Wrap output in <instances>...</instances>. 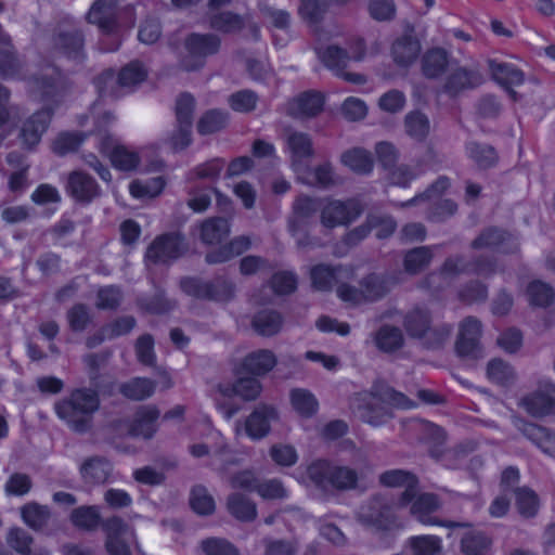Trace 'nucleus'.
<instances>
[{"label": "nucleus", "mask_w": 555, "mask_h": 555, "mask_svg": "<svg viewBox=\"0 0 555 555\" xmlns=\"http://www.w3.org/2000/svg\"><path fill=\"white\" fill-rule=\"evenodd\" d=\"M66 88V79L56 66L48 64L37 72V137L48 129Z\"/></svg>", "instance_id": "nucleus-1"}, {"label": "nucleus", "mask_w": 555, "mask_h": 555, "mask_svg": "<svg viewBox=\"0 0 555 555\" xmlns=\"http://www.w3.org/2000/svg\"><path fill=\"white\" fill-rule=\"evenodd\" d=\"M431 312L422 306H415L404 317L402 325L411 338L420 339L427 349H440L449 340L453 326L441 323L433 326Z\"/></svg>", "instance_id": "nucleus-2"}, {"label": "nucleus", "mask_w": 555, "mask_h": 555, "mask_svg": "<svg viewBox=\"0 0 555 555\" xmlns=\"http://www.w3.org/2000/svg\"><path fill=\"white\" fill-rule=\"evenodd\" d=\"M98 392L92 389H76L70 398L55 405L57 415L77 433L90 428L91 415L99 409Z\"/></svg>", "instance_id": "nucleus-3"}, {"label": "nucleus", "mask_w": 555, "mask_h": 555, "mask_svg": "<svg viewBox=\"0 0 555 555\" xmlns=\"http://www.w3.org/2000/svg\"><path fill=\"white\" fill-rule=\"evenodd\" d=\"M312 482L325 491H350L358 487L359 473L349 466L337 465L327 461H317L308 467Z\"/></svg>", "instance_id": "nucleus-4"}, {"label": "nucleus", "mask_w": 555, "mask_h": 555, "mask_svg": "<svg viewBox=\"0 0 555 555\" xmlns=\"http://www.w3.org/2000/svg\"><path fill=\"white\" fill-rule=\"evenodd\" d=\"M146 77L145 66L139 61H132L120 69L117 78L114 70L108 69L100 75L94 83L101 96L118 98L122 94V90L132 91Z\"/></svg>", "instance_id": "nucleus-5"}, {"label": "nucleus", "mask_w": 555, "mask_h": 555, "mask_svg": "<svg viewBox=\"0 0 555 555\" xmlns=\"http://www.w3.org/2000/svg\"><path fill=\"white\" fill-rule=\"evenodd\" d=\"M182 291L194 298L225 302L234 297V284L224 278L203 281L197 278H184L180 282Z\"/></svg>", "instance_id": "nucleus-6"}, {"label": "nucleus", "mask_w": 555, "mask_h": 555, "mask_svg": "<svg viewBox=\"0 0 555 555\" xmlns=\"http://www.w3.org/2000/svg\"><path fill=\"white\" fill-rule=\"evenodd\" d=\"M221 46L220 38L215 34L192 33L184 40L186 54L181 60L185 70H195L202 67L206 57L216 54Z\"/></svg>", "instance_id": "nucleus-7"}, {"label": "nucleus", "mask_w": 555, "mask_h": 555, "mask_svg": "<svg viewBox=\"0 0 555 555\" xmlns=\"http://www.w3.org/2000/svg\"><path fill=\"white\" fill-rule=\"evenodd\" d=\"M408 506H410L411 516L423 525H436L450 529L472 527V524L468 521L439 520L436 516H433V514L440 507L439 498L434 493L417 494L416 490L415 496L411 500Z\"/></svg>", "instance_id": "nucleus-8"}, {"label": "nucleus", "mask_w": 555, "mask_h": 555, "mask_svg": "<svg viewBox=\"0 0 555 555\" xmlns=\"http://www.w3.org/2000/svg\"><path fill=\"white\" fill-rule=\"evenodd\" d=\"M362 210L360 202L354 198L347 201L328 199L326 204H322L320 221L326 229L347 225L359 218Z\"/></svg>", "instance_id": "nucleus-9"}, {"label": "nucleus", "mask_w": 555, "mask_h": 555, "mask_svg": "<svg viewBox=\"0 0 555 555\" xmlns=\"http://www.w3.org/2000/svg\"><path fill=\"white\" fill-rule=\"evenodd\" d=\"M186 250L184 237L171 232L157 236L149 246L145 258L152 263H167L180 258Z\"/></svg>", "instance_id": "nucleus-10"}, {"label": "nucleus", "mask_w": 555, "mask_h": 555, "mask_svg": "<svg viewBox=\"0 0 555 555\" xmlns=\"http://www.w3.org/2000/svg\"><path fill=\"white\" fill-rule=\"evenodd\" d=\"M485 82L483 75L476 67H452L442 85V91L450 98H455L466 91L474 90Z\"/></svg>", "instance_id": "nucleus-11"}, {"label": "nucleus", "mask_w": 555, "mask_h": 555, "mask_svg": "<svg viewBox=\"0 0 555 555\" xmlns=\"http://www.w3.org/2000/svg\"><path fill=\"white\" fill-rule=\"evenodd\" d=\"M482 324L475 317L465 318L459 326L455 350L460 357L477 359L481 357L480 337Z\"/></svg>", "instance_id": "nucleus-12"}, {"label": "nucleus", "mask_w": 555, "mask_h": 555, "mask_svg": "<svg viewBox=\"0 0 555 555\" xmlns=\"http://www.w3.org/2000/svg\"><path fill=\"white\" fill-rule=\"evenodd\" d=\"M286 149L291 164L297 175L307 171V165L314 156L313 143L310 134L300 131H291L286 135Z\"/></svg>", "instance_id": "nucleus-13"}, {"label": "nucleus", "mask_w": 555, "mask_h": 555, "mask_svg": "<svg viewBox=\"0 0 555 555\" xmlns=\"http://www.w3.org/2000/svg\"><path fill=\"white\" fill-rule=\"evenodd\" d=\"M522 406L534 417L555 413V384L541 380L538 388L522 399Z\"/></svg>", "instance_id": "nucleus-14"}, {"label": "nucleus", "mask_w": 555, "mask_h": 555, "mask_svg": "<svg viewBox=\"0 0 555 555\" xmlns=\"http://www.w3.org/2000/svg\"><path fill=\"white\" fill-rule=\"evenodd\" d=\"M496 261L490 257H478L474 261H466L463 257L448 258L443 264L441 275H455L473 273L489 278L496 272Z\"/></svg>", "instance_id": "nucleus-15"}, {"label": "nucleus", "mask_w": 555, "mask_h": 555, "mask_svg": "<svg viewBox=\"0 0 555 555\" xmlns=\"http://www.w3.org/2000/svg\"><path fill=\"white\" fill-rule=\"evenodd\" d=\"M474 249H491L503 254L517 251V240L508 232L499 228L485 229L473 242Z\"/></svg>", "instance_id": "nucleus-16"}, {"label": "nucleus", "mask_w": 555, "mask_h": 555, "mask_svg": "<svg viewBox=\"0 0 555 555\" xmlns=\"http://www.w3.org/2000/svg\"><path fill=\"white\" fill-rule=\"evenodd\" d=\"M312 285L318 291H330L333 285H337L341 281L352 280L354 270L346 266H328L320 263L314 266L310 271Z\"/></svg>", "instance_id": "nucleus-17"}, {"label": "nucleus", "mask_w": 555, "mask_h": 555, "mask_svg": "<svg viewBox=\"0 0 555 555\" xmlns=\"http://www.w3.org/2000/svg\"><path fill=\"white\" fill-rule=\"evenodd\" d=\"M379 482L385 487L404 488L397 501L398 507H406L415 496L418 479L412 473L404 469H390L379 476Z\"/></svg>", "instance_id": "nucleus-18"}, {"label": "nucleus", "mask_w": 555, "mask_h": 555, "mask_svg": "<svg viewBox=\"0 0 555 555\" xmlns=\"http://www.w3.org/2000/svg\"><path fill=\"white\" fill-rule=\"evenodd\" d=\"M66 191L76 202L81 204H89L101 194L96 181L83 171L69 173Z\"/></svg>", "instance_id": "nucleus-19"}, {"label": "nucleus", "mask_w": 555, "mask_h": 555, "mask_svg": "<svg viewBox=\"0 0 555 555\" xmlns=\"http://www.w3.org/2000/svg\"><path fill=\"white\" fill-rule=\"evenodd\" d=\"M118 1L95 0L88 12V21L96 25L104 34L111 35L117 30Z\"/></svg>", "instance_id": "nucleus-20"}, {"label": "nucleus", "mask_w": 555, "mask_h": 555, "mask_svg": "<svg viewBox=\"0 0 555 555\" xmlns=\"http://www.w3.org/2000/svg\"><path fill=\"white\" fill-rule=\"evenodd\" d=\"M278 418L272 405L259 404L245 421L246 435L253 440L264 438L271 429V422Z\"/></svg>", "instance_id": "nucleus-21"}, {"label": "nucleus", "mask_w": 555, "mask_h": 555, "mask_svg": "<svg viewBox=\"0 0 555 555\" xmlns=\"http://www.w3.org/2000/svg\"><path fill=\"white\" fill-rule=\"evenodd\" d=\"M259 11L269 28L282 31L286 38L279 40L274 35L275 46L284 47L292 38V15L288 11L271 7L267 3L260 2L258 4Z\"/></svg>", "instance_id": "nucleus-22"}, {"label": "nucleus", "mask_w": 555, "mask_h": 555, "mask_svg": "<svg viewBox=\"0 0 555 555\" xmlns=\"http://www.w3.org/2000/svg\"><path fill=\"white\" fill-rule=\"evenodd\" d=\"M7 163L13 169L8 180L10 192L14 194L23 193L30 185L28 179L31 167L30 162L24 154L13 151L8 154Z\"/></svg>", "instance_id": "nucleus-23"}, {"label": "nucleus", "mask_w": 555, "mask_h": 555, "mask_svg": "<svg viewBox=\"0 0 555 555\" xmlns=\"http://www.w3.org/2000/svg\"><path fill=\"white\" fill-rule=\"evenodd\" d=\"M489 67L493 79L503 88H505L509 96L518 100V93L513 89L514 86H520L525 81L524 73L515 65L509 63H499L490 61Z\"/></svg>", "instance_id": "nucleus-24"}, {"label": "nucleus", "mask_w": 555, "mask_h": 555, "mask_svg": "<svg viewBox=\"0 0 555 555\" xmlns=\"http://www.w3.org/2000/svg\"><path fill=\"white\" fill-rule=\"evenodd\" d=\"M415 429L418 433L420 440L429 447V454L436 460H440L443 455V444L446 442V431L442 427L428 422H415Z\"/></svg>", "instance_id": "nucleus-25"}, {"label": "nucleus", "mask_w": 555, "mask_h": 555, "mask_svg": "<svg viewBox=\"0 0 555 555\" xmlns=\"http://www.w3.org/2000/svg\"><path fill=\"white\" fill-rule=\"evenodd\" d=\"M83 35L76 28L60 29L53 37L54 48L69 59L79 60L83 55Z\"/></svg>", "instance_id": "nucleus-26"}, {"label": "nucleus", "mask_w": 555, "mask_h": 555, "mask_svg": "<svg viewBox=\"0 0 555 555\" xmlns=\"http://www.w3.org/2000/svg\"><path fill=\"white\" fill-rule=\"evenodd\" d=\"M323 104L324 99L321 93L307 91L289 104L288 111L296 118H310L322 111Z\"/></svg>", "instance_id": "nucleus-27"}, {"label": "nucleus", "mask_w": 555, "mask_h": 555, "mask_svg": "<svg viewBox=\"0 0 555 555\" xmlns=\"http://www.w3.org/2000/svg\"><path fill=\"white\" fill-rule=\"evenodd\" d=\"M441 548L442 540L438 535H413L404 542L402 555H437Z\"/></svg>", "instance_id": "nucleus-28"}, {"label": "nucleus", "mask_w": 555, "mask_h": 555, "mask_svg": "<svg viewBox=\"0 0 555 555\" xmlns=\"http://www.w3.org/2000/svg\"><path fill=\"white\" fill-rule=\"evenodd\" d=\"M391 52L398 65L409 66L418 57L421 43L416 37L404 35L393 42Z\"/></svg>", "instance_id": "nucleus-29"}, {"label": "nucleus", "mask_w": 555, "mask_h": 555, "mask_svg": "<svg viewBox=\"0 0 555 555\" xmlns=\"http://www.w3.org/2000/svg\"><path fill=\"white\" fill-rule=\"evenodd\" d=\"M158 417L159 411L156 408L147 406L140 410L129 427L130 435L150 439L156 431Z\"/></svg>", "instance_id": "nucleus-30"}, {"label": "nucleus", "mask_w": 555, "mask_h": 555, "mask_svg": "<svg viewBox=\"0 0 555 555\" xmlns=\"http://www.w3.org/2000/svg\"><path fill=\"white\" fill-rule=\"evenodd\" d=\"M112 473V464L101 456L86 460L80 466V474L85 482L99 485L107 480Z\"/></svg>", "instance_id": "nucleus-31"}, {"label": "nucleus", "mask_w": 555, "mask_h": 555, "mask_svg": "<svg viewBox=\"0 0 555 555\" xmlns=\"http://www.w3.org/2000/svg\"><path fill=\"white\" fill-rule=\"evenodd\" d=\"M227 509L235 519L249 522L257 517L256 503L247 495L234 492L227 499Z\"/></svg>", "instance_id": "nucleus-32"}, {"label": "nucleus", "mask_w": 555, "mask_h": 555, "mask_svg": "<svg viewBox=\"0 0 555 555\" xmlns=\"http://www.w3.org/2000/svg\"><path fill=\"white\" fill-rule=\"evenodd\" d=\"M275 364L274 353L268 349H260L247 354L243 360L242 367L246 373L260 376L270 372Z\"/></svg>", "instance_id": "nucleus-33"}, {"label": "nucleus", "mask_w": 555, "mask_h": 555, "mask_svg": "<svg viewBox=\"0 0 555 555\" xmlns=\"http://www.w3.org/2000/svg\"><path fill=\"white\" fill-rule=\"evenodd\" d=\"M156 389V382L146 377H133L119 385V392L127 399L143 401L152 397Z\"/></svg>", "instance_id": "nucleus-34"}, {"label": "nucleus", "mask_w": 555, "mask_h": 555, "mask_svg": "<svg viewBox=\"0 0 555 555\" xmlns=\"http://www.w3.org/2000/svg\"><path fill=\"white\" fill-rule=\"evenodd\" d=\"M297 177L302 183L320 189H328L336 184L333 168L328 163L314 168H310L309 165H307V171L297 175Z\"/></svg>", "instance_id": "nucleus-35"}, {"label": "nucleus", "mask_w": 555, "mask_h": 555, "mask_svg": "<svg viewBox=\"0 0 555 555\" xmlns=\"http://www.w3.org/2000/svg\"><path fill=\"white\" fill-rule=\"evenodd\" d=\"M230 234L229 221L221 217L208 218L201 224L199 236L204 244L221 243Z\"/></svg>", "instance_id": "nucleus-36"}, {"label": "nucleus", "mask_w": 555, "mask_h": 555, "mask_svg": "<svg viewBox=\"0 0 555 555\" xmlns=\"http://www.w3.org/2000/svg\"><path fill=\"white\" fill-rule=\"evenodd\" d=\"M283 318L275 310H261L253 318L251 325L256 333L261 336H273L282 327Z\"/></svg>", "instance_id": "nucleus-37"}, {"label": "nucleus", "mask_w": 555, "mask_h": 555, "mask_svg": "<svg viewBox=\"0 0 555 555\" xmlns=\"http://www.w3.org/2000/svg\"><path fill=\"white\" fill-rule=\"evenodd\" d=\"M321 198L301 194L293 203V218L289 222H296V225H302L319 210L321 211Z\"/></svg>", "instance_id": "nucleus-38"}, {"label": "nucleus", "mask_w": 555, "mask_h": 555, "mask_svg": "<svg viewBox=\"0 0 555 555\" xmlns=\"http://www.w3.org/2000/svg\"><path fill=\"white\" fill-rule=\"evenodd\" d=\"M465 151L469 159L480 169L493 167L498 162V154L493 146L476 141L467 142Z\"/></svg>", "instance_id": "nucleus-39"}, {"label": "nucleus", "mask_w": 555, "mask_h": 555, "mask_svg": "<svg viewBox=\"0 0 555 555\" xmlns=\"http://www.w3.org/2000/svg\"><path fill=\"white\" fill-rule=\"evenodd\" d=\"M376 347L384 352H393L403 346L401 330L391 325H383L374 336Z\"/></svg>", "instance_id": "nucleus-40"}, {"label": "nucleus", "mask_w": 555, "mask_h": 555, "mask_svg": "<svg viewBox=\"0 0 555 555\" xmlns=\"http://www.w3.org/2000/svg\"><path fill=\"white\" fill-rule=\"evenodd\" d=\"M448 66V54L443 49L427 51L422 59V70L427 78L439 77Z\"/></svg>", "instance_id": "nucleus-41"}, {"label": "nucleus", "mask_w": 555, "mask_h": 555, "mask_svg": "<svg viewBox=\"0 0 555 555\" xmlns=\"http://www.w3.org/2000/svg\"><path fill=\"white\" fill-rule=\"evenodd\" d=\"M318 55L322 63L336 75H340L341 70L345 69L351 59L346 50L337 46H327L325 49H318Z\"/></svg>", "instance_id": "nucleus-42"}, {"label": "nucleus", "mask_w": 555, "mask_h": 555, "mask_svg": "<svg viewBox=\"0 0 555 555\" xmlns=\"http://www.w3.org/2000/svg\"><path fill=\"white\" fill-rule=\"evenodd\" d=\"M340 159L345 166L357 173H370L373 169V159L371 154L360 147L346 151L341 155Z\"/></svg>", "instance_id": "nucleus-43"}, {"label": "nucleus", "mask_w": 555, "mask_h": 555, "mask_svg": "<svg viewBox=\"0 0 555 555\" xmlns=\"http://www.w3.org/2000/svg\"><path fill=\"white\" fill-rule=\"evenodd\" d=\"M360 286L364 302L377 301L389 292L386 280L376 273L364 276L360 281Z\"/></svg>", "instance_id": "nucleus-44"}, {"label": "nucleus", "mask_w": 555, "mask_h": 555, "mask_svg": "<svg viewBox=\"0 0 555 555\" xmlns=\"http://www.w3.org/2000/svg\"><path fill=\"white\" fill-rule=\"evenodd\" d=\"M102 150L105 153H109L112 164L117 169L129 171L135 169L139 165V155L135 152L128 150L126 146L116 145L111 149L103 144Z\"/></svg>", "instance_id": "nucleus-45"}, {"label": "nucleus", "mask_w": 555, "mask_h": 555, "mask_svg": "<svg viewBox=\"0 0 555 555\" xmlns=\"http://www.w3.org/2000/svg\"><path fill=\"white\" fill-rule=\"evenodd\" d=\"M209 24L215 30L231 34L240 31L245 26V21L240 14L224 11L212 14L209 17Z\"/></svg>", "instance_id": "nucleus-46"}, {"label": "nucleus", "mask_w": 555, "mask_h": 555, "mask_svg": "<svg viewBox=\"0 0 555 555\" xmlns=\"http://www.w3.org/2000/svg\"><path fill=\"white\" fill-rule=\"evenodd\" d=\"M165 188L163 177H154L146 180H135L129 185L130 194L135 198H153L162 193Z\"/></svg>", "instance_id": "nucleus-47"}, {"label": "nucleus", "mask_w": 555, "mask_h": 555, "mask_svg": "<svg viewBox=\"0 0 555 555\" xmlns=\"http://www.w3.org/2000/svg\"><path fill=\"white\" fill-rule=\"evenodd\" d=\"M404 127L411 138L416 141H423L429 133L430 124L425 114L414 111L405 116Z\"/></svg>", "instance_id": "nucleus-48"}, {"label": "nucleus", "mask_w": 555, "mask_h": 555, "mask_svg": "<svg viewBox=\"0 0 555 555\" xmlns=\"http://www.w3.org/2000/svg\"><path fill=\"white\" fill-rule=\"evenodd\" d=\"M73 524L83 530H94L101 524V515L96 506H80L72 512Z\"/></svg>", "instance_id": "nucleus-49"}, {"label": "nucleus", "mask_w": 555, "mask_h": 555, "mask_svg": "<svg viewBox=\"0 0 555 555\" xmlns=\"http://www.w3.org/2000/svg\"><path fill=\"white\" fill-rule=\"evenodd\" d=\"M489 546L490 540L481 531L469 530L461 539V550L466 555H483Z\"/></svg>", "instance_id": "nucleus-50"}, {"label": "nucleus", "mask_w": 555, "mask_h": 555, "mask_svg": "<svg viewBox=\"0 0 555 555\" xmlns=\"http://www.w3.org/2000/svg\"><path fill=\"white\" fill-rule=\"evenodd\" d=\"M229 115L220 109L206 112L197 122V131L203 134H211L223 129L228 124Z\"/></svg>", "instance_id": "nucleus-51"}, {"label": "nucleus", "mask_w": 555, "mask_h": 555, "mask_svg": "<svg viewBox=\"0 0 555 555\" xmlns=\"http://www.w3.org/2000/svg\"><path fill=\"white\" fill-rule=\"evenodd\" d=\"M292 405L301 416L310 417L318 410V401L309 390L297 388L291 392Z\"/></svg>", "instance_id": "nucleus-52"}, {"label": "nucleus", "mask_w": 555, "mask_h": 555, "mask_svg": "<svg viewBox=\"0 0 555 555\" xmlns=\"http://www.w3.org/2000/svg\"><path fill=\"white\" fill-rule=\"evenodd\" d=\"M83 132H62L52 143V150L55 154L64 156L78 150L86 139Z\"/></svg>", "instance_id": "nucleus-53"}, {"label": "nucleus", "mask_w": 555, "mask_h": 555, "mask_svg": "<svg viewBox=\"0 0 555 555\" xmlns=\"http://www.w3.org/2000/svg\"><path fill=\"white\" fill-rule=\"evenodd\" d=\"M433 258L431 248L422 246L411 249L405 254L404 268L409 273H417L427 267Z\"/></svg>", "instance_id": "nucleus-54"}, {"label": "nucleus", "mask_w": 555, "mask_h": 555, "mask_svg": "<svg viewBox=\"0 0 555 555\" xmlns=\"http://www.w3.org/2000/svg\"><path fill=\"white\" fill-rule=\"evenodd\" d=\"M190 504L193 511L199 515H210L215 511L214 498L203 486H195L192 489Z\"/></svg>", "instance_id": "nucleus-55"}, {"label": "nucleus", "mask_w": 555, "mask_h": 555, "mask_svg": "<svg viewBox=\"0 0 555 555\" xmlns=\"http://www.w3.org/2000/svg\"><path fill=\"white\" fill-rule=\"evenodd\" d=\"M527 293L530 304L538 307H547L554 299V289L551 285L533 281L528 285Z\"/></svg>", "instance_id": "nucleus-56"}, {"label": "nucleus", "mask_w": 555, "mask_h": 555, "mask_svg": "<svg viewBox=\"0 0 555 555\" xmlns=\"http://www.w3.org/2000/svg\"><path fill=\"white\" fill-rule=\"evenodd\" d=\"M515 494L516 505L520 515L526 518L533 517L539 508L538 495L528 488H517Z\"/></svg>", "instance_id": "nucleus-57"}, {"label": "nucleus", "mask_w": 555, "mask_h": 555, "mask_svg": "<svg viewBox=\"0 0 555 555\" xmlns=\"http://www.w3.org/2000/svg\"><path fill=\"white\" fill-rule=\"evenodd\" d=\"M487 375L490 380L502 386L511 384L514 379L512 366L500 359H493L488 363Z\"/></svg>", "instance_id": "nucleus-58"}, {"label": "nucleus", "mask_w": 555, "mask_h": 555, "mask_svg": "<svg viewBox=\"0 0 555 555\" xmlns=\"http://www.w3.org/2000/svg\"><path fill=\"white\" fill-rule=\"evenodd\" d=\"M257 102V93L248 89L234 92L228 99L230 107L238 113H249L254 111Z\"/></svg>", "instance_id": "nucleus-59"}, {"label": "nucleus", "mask_w": 555, "mask_h": 555, "mask_svg": "<svg viewBox=\"0 0 555 555\" xmlns=\"http://www.w3.org/2000/svg\"><path fill=\"white\" fill-rule=\"evenodd\" d=\"M192 127L176 122L173 130L167 135L166 141L175 152L185 150L192 143Z\"/></svg>", "instance_id": "nucleus-60"}, {"label": "nucleus", "mask_w": 555, "mask_h": 555, "mask_svg": "<svg viewBox=\"0 0 555 555\" xmlns=\"http://www.w3.org/2000/svg\"><path fill=\"white\" fill-rule=\"evenodd\" d=\"M201 548L205 555H240L238 550L231 542L220 538L203 540Z\"/></svg>", "instance_id": "nucleus-61"}, {"label": "nucleus", "mask_w": 555, "mask_h": 555, "mask_svg": "<svg viewBox=\"0 0 555 555\" xmlns=\"http://www.w3.org/2000/svg\"><path fill=\"white\" fill-rule=\"evenodd\" d=\"M521 431L525 437L535 443L543 451H546L547 443L555 439V436L548 429L533 423H525Z\"/></svg>", "instance_id": "nucleus-62"}, {"label": "nucleus", "mask_w": 555, "mask_h": 555, "mask_svg": "<svg viewBox=\"0 0 555 555\" xmlns=\"http://www.w3.org/2000/svg\"><path fill=\"white\" fill-rule=\"evenodd\" d=\"M8 544L22 555L30 554L33 537L22 528H11L7 535Z\"/></svg>", "instance_id": "nucleus-63"}, {"label": "nucleus", "mask_w": 555, "mask_h": 555, "mask_svg": "<svg viewBox=\"0 0 555 555\" xmlns=\"http://www.w3.org/2000/svg\"><path fill=\"white\" fill-rule=\"evenodd\" d=\"M264 555H296L298 547L295 541L263 539Z\"/></svg>", "instance_id": "nucleus-64"}]
</instances>
